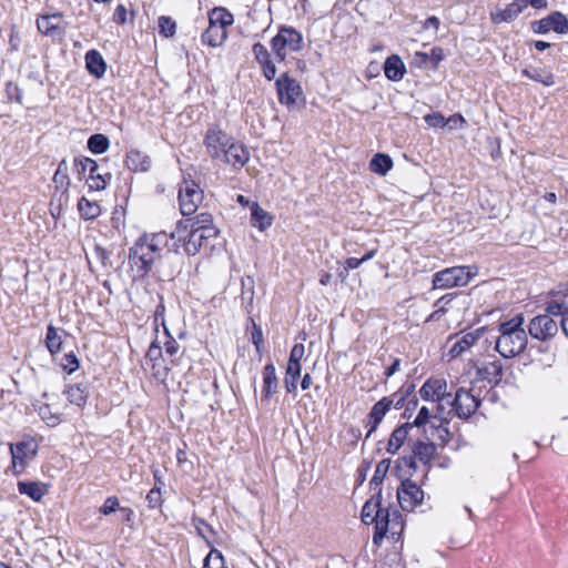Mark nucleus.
I'll list each match as a JSON object with an SVG mask.
<instances>
[{
    "label": "nucleus",
    "instance_id": "10",
    "mask_svg": "<svg viewBox=\"0 0 568 568\" xmlns=\"http://www.w3.org/2000/svg\"><path fill=\"white\" fill-rule=\"evenodd\" d=\"M397 499L403 510L412 511L415 507L422 504L424 499V491L422 488L410 479L402 481L397 489Z\"/></svg>",
    "mask_w": 568,
    "mask_h": 568
},
{
    "label": "nucleus",
    "instance_id": "39",
    "mask_svg": "<svg viewBox=\"0 0 568 568\" xmlns=\"http://www.w3.org/2000/svg\"><path fill=\"white\" fill-rule=\"evenodd\" d=\"M436 453V446L433 443L417 442L414 444L413 454L419 462L427 464Z\"/></svg>",
    "mask_w": 568,
    "mask_h": 568
},
{
    "label": "nucleus",
    "instance_id": "6",
    "mask_svg": "<svg viewBox=\"0 0 568 568\" xmlns=\"http://www.w3.org/2000/svg\"><path fill=\"white\" fill-rule=\"evenodd\" d=\"M375 532L373 535V542L379 546L387 534L390 531L392 535L398 534L402 528V516L397 510L390 511L387 508L379 506L378 518L374 521Z\"/></svg>",
    "mask_w": 568,
    "mask_h": 568
},
{
    "label": "nucleus",
    "instance_id": "31",
    "mask_svg": "<svg viewBox=\"0 0 568 568\" xmlns=\"http://www.w3.org/2000/svg\"><path fill=\"white\" fill-rule=\"evenodd\" d=\"M409 429H412L409 423L400 425L394 429V432L392 433V435L388 439V444H387V448H386L389 454H395L398 452V449L403 446V444L407 439Z\"/></svg>",
    "mask_w": 568,
    "mask_h": 568
},
{
    "label": "nucleus",
    "instance_id": "29",
    "mask_svg": "<svg viewBox=\"0 0 568 568\" xmlns=\"http://www.w3.org/2000/svg\"><path fill=\"white\" fill-rule=\"evenodd\" d=\"M478 374L483 379L497 385L503 377V366L500 362L493 361L484 364L483 367H479Z\"/></svg>",
    "mask_w": 568,
    "mask_h": 568
},
{
    "label": "nucleus",
    "instance_id": "40",
    "mask_svg": "<svg viewBox=\"0 0 568 568\" xmlns=\"http://www.w3.org/2000/svg\"><path fill=\"white\" fill-rule=\"evenodd\" d=\"M523 75L536 82H540L546 87H551L555 84L554 74L545 69H524Z\"/></svg>",
    "mask_w": 568,
    "mask_h": 568
},
{
    "label": "nucleus",
    "instance_id": "48",
    "mask_svg": "<svg viewBox=\"0 0 568 568\" xmlns=\"http://www.w3.org/2000/svg\"><path fill=\"white\" fill-rule=\"evenodd\" d=\"M88 181H89V187L94 191L104 190L108 184L106 179L102 174H100L98 171L93 174L89 173Z\"/></svg>",
    "mask_w": 568,
    "mask_h": 568
},
{
    "label": "nucleus",
    "instance_id": "61",
    "mask_svg": "<svg viewBox=\"0 0 568 568\" xmlns=\"http://www.w3.org/2000/svg\"><path fill=\"white\" fill-rule=\"evenodd\" d=\"M362 264H363L362 258L348 257L345 261L344 270H345V272H348L349 270H355V268L359 267Z\"/></svg>",
    "mask_w": 568,
    "mask_h": 568
},
{
    "label": "nucleus",
    "instance_id": "8",
    "mask_svg": "<svg viewBox=\"0 0 568 568\" xmlns=\"http://www.w3.org/2000/svg\"><path fill=\"white\" fill-rule=\"evenodd\" d=\"M11 469L13 475L22 474L28 464L36 457L37 446L32 440H22L10 444Z\"/></svg>",
    "mask_w": 568,
    "mask_h": 568
},
{
    "label": "nucleus",
    "instance_id": "28",
    "mask_svg": "<svg viewBox=\"0 0 568 568\" xmlns=\"http://www.w3.org/2000/svg\"><path fill=\"white\" fill-rule=\"evenodd\" d=\"M18 489L34 501H40L48 491L47 485L39 481H19Z\"/></svg>",
    "mask_w": 568,
    "mask_h": 568
},
{
    "label": "nucleus",
    "instance_id": "18",
    "mask_svg": "<svg viewBox=\"0 0 568 568\" xmlns=\"http://www.w3.org/2000/svg\"><path fill=\"white\" fill-rule=\"evenodd\" d=\"M537 24L538 28L535 31L538 33H547L550 30H554L559 34H565L568 32V19L565 14L558 11L539 20Z\"/></svg>",
    "mask_w": 568,
    "mask_h": 568
},
{
    "label": "nucleus",
    "instance_id": "13",
    "mask_svg": "<svg viewBox=\"0 0 568 568\" xmlns=\"http://www.w3.org/2000/svg\"><path fill=\"white\" fill-rule=\"evenodd\" d=\"M275 84L280 102L287 106L295 104L302 94L300 83L287 73L281 74Z\"/></svg>",
    "mask_w": 568,
    "mask_h": 568
},
{
    "label": "nucleus",
    "instance_id": "52",
    "mask_svg": "<svg viewBox=\"0 0 568 568\" xmlns=\"http://www.w3.org/2000/svg\"><path fill=\"white\" fill-rule=\"evenodd\" d=\"M63 368L68 371V373H73L79 367V361L73 353L67 354L63 358Z\"/></svg>",
    "mask_w": 568,
    "mask_h": 568
},
{
    "label": "nucleus",
    "instance_id": "26",
    "mask_svg": "<svg viewBox=\"0 0 568 568\" xmlns=\"http://www.w3.org/2000/svg\"><path fill=\"white\" fill-rule=\"evenodd\" d=\"M125 163L132 171L145 172L151 166L150 158L139 150H131L126 154Z\"/></svg>",
    "mask_w": 568,
    "mask_h": 568
},
{
    "label": "nucleus",
    "instance_id": "2",
    "mask_svg": "<svg viewBox=\"0 0 568 568\" xmlns=\"http://www.w3.org/2000/svg\"><path fill=\"white\" fill-rule=\"evenodd\" d=\"M524 317L517 315L499 325L500 335L496 341V351L505 358L520 354L527 345V334L523 328Z\"/></svg>",
    "mask_w": 568,
    "mask_h": 568
},
{
    "label": "nucleus",
    "instance_id": "49",
    "mask_svg": "<svg viewBox=\"0 0 568 568\" xmlns=\"http://www.w3.org/2000/svg\"><path fill=\"white\" fill-rule=\"evenodd\" d=\"M120 503L118 497L111 496L105 499L103 505L100 507V513L104 516L111 515L112 513L120 510Z\"/></svg>",
    "mask_w": 568,
    "mask_h": 568
},
{
    "label": "nucleus",
    "instance_id": "7",
    "mask_svg": "<svg viewBox=\"0 0 568 568\" xmlns=\"http://www.w3.org/2000/svg\"><path fill=\"white\" fill-rule=\"evenodd\" d=\"M203 200V191L194 181H183L179 190V203L182 215L187 216L196 212Z\"/></svg>",
    "mask_w": 568,
    "mask_h": 568
},
{
    "label": "nucleus",
    "instance_id": "62",
    "mask_svg": "<svg viewBox=\"0 0 568 568\" xmlns=\"http://www.w3.org/2000/svg\"><path fill=\"white\" fill-rule=\"evenodd\" d=\"M523 8L526 9L528 6H531L535 9H542L547 7V0H521Z\"/></svg>",
    "mask_w": 568,
    "mask_h": 568
},
{
    "label": "nucleus",
    "instance_id": "50",
    "mask_svg": "<svg viewBox=\"0 0 568 568\" xmlns=\"http://www.w3.org/2000/svg\"><path fill=\"white\" fill-rule=\"evenodd\" d=\"M429 418H430L429 409L426 406H423L419 409L415 420L413 423H409V425H410L412 428L413 427H419V426L425 425L429 420Z\"/></svg>",
    "mask_w": 568,
    "mask_h": 568
},
{
    "label": "nucleus",
    "instance_id": "46",
    "mask_svg": "<svg viewBox=\"0 0 568 568\" xmlns=\"http://www.w3.org/2000/svg\"><path fill=\"white\" fill-rule=\"evenodd\" d=\"M159 30L165 38H171L175 34L176 23L171 17L162 16L159 18Z\"/></svg>",
    "mask_w": 568,
    "mask_h": 568
},
{
    "label": "nucleus",
    "instance_id": "15",
    "mask_svg": "<svg viewBox=\"0 0 568 568\" xmlns=\"http://www.w3.org/2000/svg\"><path fill=\"white\" fill-rule=\"evenodd\" d=\"M222 160L235 169L243 168L250 160L248 150L241 143L232 141L229 143Z\"/></svg>",
    "mask_w": 568,
    "mask_h": 568
},
{
    "label": "nucleus",
    "instance_id": "22",
    "mask_svg": "<svg viewBox=\"0 0 568 568\" xmlns=\"http://www.w3.org/2000/svg\"><path fill=\"white\" fill-rule=\"evenodd\" d=\"M85 68L95 78H102L106 71V63L98 50H89L85 53Z\"/></svg>",
    "mask_w": 568,
    "mask_h": 568
},
{
    "label": "nucleus",
    "instance_id": "44",
    "mask_svg": "<svg viewBox=\"0 0 568 568\" xmlns=\"http://www.w3.org/2000/svg\"><path fill=\"white\" fill-rule=\"evenodd\" d=\"M253 280L251 277H247L246 280L242 281V304L245 307L246 312L250 313L253 307V301H254V288H253Z\"/></svg>",
    "mask_w": 568,
    "mask_h": 568
},
{
    "label": "nucleus",
    "instance_id": "35",
    "mask_svg": "<svg viewBox=\"0 0 568 568\" xmlns=\"http://www.w3.org/2000/svg\"><path fill=\"white\" fill-rule=\"evenodd\" d=\"M251 223L258 230L264 231L271 226L272 217L257 203H253L251 206Z\"/></svg>",
    "mask_w": 568,
    "mask_h": 568
},
{
    "label": "nucleus",
    "instance_id": "36",
    "mask_svg": "<svg viewBox=\"0 0 568 568\" xmlns=\"http://www.w3.org/2000/svg\"><path fill=\"white\" fill-rule=\"evenodd\" d=\"M381 506V498L373 497L365 503L362 509V520L365 525H373L378 518V511Z\"/></svg>",
    "mask_w": 568,
    "mask_h": 568
},
{
    "label": "nucleus",
    "instance_id": "38",
    "mask_svg": "<svg viewBox=\"0 0 568 568\" xmlns=\"http://www.w3.org/2000/svg\"><path fill=\"white\" fill-rule=\"evenodd\" d=\"M78 210L82 219L94 220L101 214V207L95 201L81 197L78 202Z\"/></svg>",
    "mask_w": 568,
    "mask_h": 568
},
{
    "label": "nucleus",
    "instance_id": "60",
    "mask_svg": "<svg viewBox=\"0 0 568 568\" xmlns=\"http://www.w3.org/2000/svg\"><path fill=\"white\" fill-rule=\"evenodd\" d=\"M300 377L285 376L284 384L287 393H294L297 388V381Z\"/></svg>",
    "mask_w": 568,
    "mask_h": 568
},
{
    "label": "nucleus",
    "instance_id": "1",
    "mask_svg": "<svg viewBox=\"0 0 568 568\" xmlns=\"http://www.w3.org/2000/svg\"><path fill=\"white\" fill-rule=\"evenodd\" d=\"M170 243L165 232L144 234L130 248L129 264L140 276H145L153 264L161 258L162 252Z\"/></svg>",
    "mask_w": 568,
    "mask_h": 568
},
{
    "label": "nucleus",
    "instance_id": "25",
    "mask_svg": "<svg viewBox=\"0 0 568 568\" xmlns=\"http://www.w3.org/2000/svg\"><path fill=\"white\" fill-rule=\"evenodd\" d=\"M406 72L404 62L398 55H390L384 63V73L388 80L399 81Z\"/></svg>",
    "mask_w": 568,
    "mask_h": 568
},
{
    "label": "nucleus",
    "instance_id": "59",
    "mask_svg": "<svg viewBox=\"0 0 568 568\" xmlns=\"http://www.w3.org/2000/svg\"><path fill=\"white\" fill-rule=\"evenodd\" d=\"M251 338H252L253 344L258 349L260 345L263 343V333H262V328L260 326H257L256 324H254V329L252 332Z\"/></svg>",
    "mask_w": 568,
    "mask_h": 568
},
{
    "label": "nucleus",
    "instance_id": "58",
    "mask_svg": "<svg viewBox=\"0 0 568 568\" xmlns=\"http://www.w3.org/2000/svg\"><path fill=\"white\" fill-rule=\"evenodd\" d=\"M301 363L295 362H288L286 367V375L293 376V377H300L301 376Z\"/></svg>",
    "mask_w": 568,
    "mask_h": 568
},
{
    "label": "nucleus",
    "instance_id": "5",
    "mask_svg": "<svg viewBox=\"0 0 568 568\" xmlns=\"http://www.w3.org/2000/svg\"><path fill=\"white\" fill-rule=\"evenodd\" d=\"M476 273L467 266H454L437 272L433 278L434 288H449L454 286H465Z\"/></svg>",
    "mask_w": 568,
    "mask_h": 568
},
{
    "label": "nucleus",
    "instance_id": "24",
    "mask_svg": "<svg viewBox=\"0 0 568 568\" xmlns=\"http://www.w3.org/2000/svg\"><path fill=\"white\" fill-rule=\"evenodd\" d=\"M443 59V49L435 47L432 49L429 54L426 52H416L413 57L412 64L417 68H424L427 67L428 63H432L433 67L436 68Z\"/></svg>",
    "mask_w": 568,
    "mask_h": 568
},
{
    "label": "nucleus",
    "instance_id": "45",
    "mask_svg": "<svg viewBox=\"0 0 568 568\" xmlns=\"http://www.w3.org/2000/svg\"><path fill=\"white\" fill-rule=\"evenodd\" d=\"M389 466H390V459H383L377 464V466L375 468L374 476L371 480L372 486L377 487L378 485L382 484L383 479L385 478V476L389 469Z\"/></svg>",
    "mask_w": 568,
    "mask_h": 568
},
{
    "label": "nucleus",
    "instance_id": "12",
    "mask_svg": "<svg viewBox=\"0 0 568 568\" xmlns=\"http://www.w3.org/2000/svg\"><path fill=\"white\" fill-rule=\"evenodd\" d=\"M528 332L536 339L547 341L558 333V323L549 314L538 315L530 321Z\"/></svg>",
    "mask_w": 568,
    "mask_h": 568
},
{
    "label": "nucleus",
    "instance_id": "64",
    "mask_svg": "<svg viewBox=\"0 0 568 568\" xmlns=\"http://www.w3.org/2000/svg\"><path fill=\"white\" fill-rule=\"evenodd\" d=\"M120 511L123 515V519L128 523L132 521L134 518V511L131 508L128 507H121Z\"/></svg>",
    "mask_w": 568,
    "mask_h": 568
},
{
    "label": "nucleus",
    "instance_id": "54",
    "mask_svg": "<svg viewBox=\"0 0 568 568\" xmlns=\"http://www.w3.org/2000/svg\"><path fill=\"white\" fill-rule=\"evenodd\" d=\"M425 121L428 123V125L435 126V128H437V126L442 128V126L446 125L445 118L438 113L426 115Z\"/></svg>",
    "mask_w": 568,
    "mask_h": 568
},
{
    "label": "nucleus",
    "instance_id": "47",
    "mask_svg": "<svg viewBox=\"0 0 568 568\" xmlns=\"http://www.w3.org/2000/svg\"><path fill=\"white\" fill-rule=\"evenodd\" d=\"M203 568H225L221 552L217 550L210 551L204 559Z\"/></svg>",
    "mask_w": 568,
    "mask_h": 568
},
{
    "label": "nucleus",
    "instance_id": "63",
    "mask_svg": "<svg viewBox=\"0 0 568 568\" xmlns=\"http://www.w3.org/2000/svg\"><path fill=\"white\" fill-rule=\"evenodd\" d=\"M263 75L267 79V80H273L276 75V67L274 64V62H272L271 64L268 65H265L263 69Z\"/></svg>",
    "mask_w": 568,
    "mask_h": 568
},
{
    "label": "nucleus",
    "instance_id": "55",
    "mask_svg": "<svg viewBox=\"0 0 568 568\" xmlns=\"http://www.w3.org/2000/svg\"><path fill=\"white\" fill-rule=\"evenodd\" d=\"M253 54L256 61L266 59L270 55L266 47L260 42L253 45Z\"/></svg>",
    "mask_w": 568,
    "mask_h": 568
},
{
    "label": "nucleus",
    "instance_id": "32",
    "mask_svg": "<svg viewBox=\"0 0 568 568\" xmlns=\"http://www.w3.org/2000/svg\"><path fill=\"white\" fill-rule=\"evenodd\" d=\"M64 393L67 395L68 402L71 405H75L79 408H82L87 404V399L89 396L87 386L79 384L70 385Z\"/></svg>",
    "mask_w": 568,
    "mask_h": 568
},
{
    "label": "nucleus",
    "instance_id": "42",
    "mask_svg": "<svg viewBox=\"0 0 568 568\" xmlns=\"http://www.w3.org/2000/svg\"><path fill=\"white\" fill-rule=\"evenodd\" d=\"M53 182L58 187L64 189L65 191L69 189L71 181L69 178V164L65 160H62L58 169L53 175Z\"/></svg>",
    "mask_w": 568,
    "mask_h": 568
},
{
    "label": "nucleus",
    "instance_id": "57",
    "mask_svg": "<svg viewBox=\"0 0 568 568\" xmlns=\"http://www.w3.org/2000/svg\"><path fill=\"white\" fill-rule=\"evenodd\" d=\"M114 22L123 24L126 22V9L123 4H119L113 16Z\"/></svg>",
    "mask_w": 568,
    "mask_h": 568
},
{
    "label": "nucleus",
    "instance_id": "9",
    "mask_svg": "<svg viewBox=\"0 0 568 568\" xmlns=\"http://www.w3.org/2000/svg\"><path fill=\"white\" fill-rule=\"evenodd\" d=\"M418 393L424 400L438 403L435 416L443 414L444 406L442 403L450 397V394L447 392V382L443 378H428Z\"/></svg>",
    "mask_w": 568,
    "mask_h": 568
},
{
    "label": "nucleus",
    "instance_id": "3",
    "mask_svg": "<svg viewBox=\"0 0 568 568\" xmlns=\"http://www.w3.org/2000/svg\"><path fill=\"white\" fill-rule=\"evenodd\" d=\"M219 229H209V231H196V230H184L181 231L179 226L172 232L170 241H174L173 248L178 252L179 246H182L184 252L190 255H196L203 245H206L210 239H214L219 235Z\"/></svg>",
    "mask_w": 568,
    "mask_h": 568
},
{
    "label": "nucleus",
    "instance_id": "19",
    "mask_svg": "<svg viewBox=\"0 0 568 568\" xmlns=\"http://www.w3.org/2000/svg\"><path fill=\"white\" fill-rule=\"evenodd\" d=\"M394 405V400L390 397H383L372 407L368 416H367V426L368 432L366 437H369L378 427L379 423L383 420L384 416Z\"/></svg>",
    "mask_w": 568,
    "mask_h": 568
},
{
    "label": "nucleus",
    "instance_id": "21",
    "mask_svg": "<svg viewBox=\"0 0 568 568\" xmlns=\"http://www.w3.org/2000/svg\"><path fill=\"white\" fill-rule=\"evenodd\" d=\"M176 226H179L181 231H184L186 229H192L196 231H209V229H217L213 224V216L206 212L200 213L191 219L179 221L176 223Z\"/></svg>",
    "mask_w": 568,
    "mask_h": 568
},
{
    "label": "nucleus",
    "instance_id": "20",
    "mask_svg": "<svg viewBox=\"0 0 568 568\" xmlns=\"http://www.w3.org/2000/svg\"><path fill=\"white\" fill-rule=\"evenodd\" d=\"M524 11L523 1L514 0L504 9L490 12V20L495 24L514 21Z\"/></svg>",
    "mask_w": 568,
    "mask_h": 568
},
{
    "label": "nucleus",
    "instance_id": "14",
    "mask_svg": "<svg viewBox=\"0 0 568 568\" xmlns=\"http://www.w3.org/2000/svg\"><path fill=\"white\" fill-rule=\"evenodd\" d=\"M453 405L459 418L470 417L479 407V398L465 388H459L454 397Z\"/></svg>",
    "mask_w": 568,
    "mask_h": 568
},
{
    "label": "nucleus",
    "instance_id": "34",
    "mask_svg": "<svg viewBox=\"0 0 568 568\" xmlns=\"http://www.w3.org/2000/svg\"><path fill=\"white\" fill-rule=\"evenodd\" d=\"M37 409L41 419L50 427L58 426L62 422V414L53 409L49 403L40 404Z\"/></svg>",
    "mask_w": 568,
    "mask_h": 568
},
{
    "label": "nucleus",
    "instance_id": "17",
    "mask_svg": "<svg viewBox=\"0 0 568 568\" xmlns=\"http://www.w3.org/2000/svg\"><path fill=\"white\" fill-rule=\"evenodd\" d=\"M263 385L261 392V403L267 405L271 397L277 393L278 378L276 376L275 366L268 363L264 366L262 372Z\"/></svg>",
    "mask_w": 568,
    "mask_h": 568
},
{
    "label": "nucleus",
    "instance_id": "4",
    "mask_svg": "<svg viewBox=\"0 0 568 568\" xmlns=\"http://www.w3.org/2000/svg\"><path fill=\"white\" fill-rule=\"evenodd\" d=\"M303 44V36L291 27L280 28L271 41V48L277 61H284L288 52L301 51Z\"/></svg>",
    "mask_w": 568,
    "mask_h": 568
},
{
    "label": "nucleus",
    "instance_id": "23",
    "mask_svg": "<svg viewBox=\"0 0 568 568\" xmlns=\"http://www.w3.org/2000/svg\"><path fill=\"white\" fill-rule=\"evenodd\" d=\"M483 334V329H476L475 332H469L463 335L458 341L454 343V345L449 349V355L452 357L460 356L467 349H469L480 337Z\"/></svg>",
    "mask_w": 568,
    "mask_h": 568
},
{
    "label": "nucleus",
    "instance_id": "11",
    "mask_svg": "<svg viewBox=\"0 0 568 568\" xmlns=\"http://www.w3.org/2000/svg\"><path fill=\"white\" fill-rule=\"evenodd\" d=\"M232 139V136L222 131L219 126H211L206 131L204 145L212 159H222Z\"/></svg>",
    "mask_w": 568,
    "mask_h": 568
},
{
    "label": "nucleus",
    "instance_id": "56",
    "mask_svg": "<svg viewBox=\"0 0 568 568\" xmlns=\"http://www.w3.org/2000/svg\"><path fill=\"white\" fill-rule=\"evenodd\" d=\"M150 507H158L161 501V493L159 489H151L146 496Z\"/></svg>",
    "mask_w": 568,
    "mask_h": 568
},
{
    "label": "nucleus",
    "instance_id": "53",
    "mask_svg": "<svg viewBox=\"0 0 568 568\" xmlns=\"http://www.w3.org/2000/svg\"><path fill=\"white\" fill-rule=\"evenodd\" d=\"M304 353H305L304 345L301 343L295 344L291 349L288 362L301 363L302 358L304 357Z\"/></svg>",
    "mask_w": 568,
    "mask_h": 568
},
{
    "label": "nucleus",
    "instance_id": "37",
    "mask_svg": "<svg viewBox=\"0 0 568 568\" xmlns=\"http://www.w3.org/2000/svg\"><path fill=\"white\" fill-rule=\"evenodd\" d=\"M392 168L393 160L389 155L384 153L375 154L369 162L371 171L379 175H386Z\"/></svg>",
    "mask_w": 568,
    "mask_h": 568
},
{
    "label": "nucleus",
    "instance_id": "33",
    "mask_svg": "<svg viewBox=\"0 0 568 568\" xmlns=\"http://www.w3.org/2000/svg\"><path fill=\"white\" fill-rule=\"evenodd\" d=\"M234 18L233 14L227 11L225 8L216 7L212 9L209 13V23L212 26H220L222 29H225L233 24Z\"/></svg>",
    "mask_w": 568,
    "mask_h": 568
},
{
    "label": "nucleus",
    "instance_id": "43",
    "mask_svg": "<svg viewBox=\"0 0 568 568\" xmlns=\"http://www.w3.org/2000/svg\"><path fill=\"white\" fill-rule=\"evenodd\" d=\"M110 142L104 134H93L88 140V148L92 153L102 154L109 149Z\"/></svg>",
    "mask_w": 568,
    "mask_h": 568
},
{
    "label": "nucleus",
    "instance_id": "30",
    "mask_svg": "<svg viewBox=\"0 0 568 568\" xmlns=\"http://www.w3.org/2000/svg\"><path fill=\"white\" fill-rule=\"evenodd\" d=\"M98 169V163L90 158H75L72 163V171L80 181L88 179L87 172L93 174Z\"/></svg>",
    "mask_w": 568,
    "mask_h": 568
},
{
    "label": "nucleus",
    "instance_id": "51",
    "mask_svg": "<svg viewBox=\"0 0 568 568\" xmlns=\"http://www.w3.org/2000/svg\"><path fill=\"white\" fill-rule=\"evenodd\" d=\"M179 352H180V345L176 341L171 339L164 344V354L166 357L171 358L172 364L175 363L174 357L178 355Z\"/></svg>",
    "mask_w": 568,
    "mask_h": 568
},
{
    "label": "nucleus",
    "instance_id": "27",
    "mask_svg": "<svg viewBox=\"0 0 568 568\" xmlns=\"http://www.w3.org/2000/svg\"><path fill=\"white\" fill-rule=\"evenodd\" d=\"M227 32L220 26H212L209 23L207 29L202 33V42L210 47L216 48L224 43Z\"/></svg>",
    "mask_w": 568,
    "mask_h": 568
},
{
    "label": "nucleus",
    "instance_id": "16",
    "mask_svg": "<svg viewBox=\"0 0 568 568\" xmlns=\"http://www.w3.org/2000/svg\"><path fill=\"white\" fill-rule=\"evenodd\" d=\"M38 30L47 37H55L65 29L63 16L60 12L43 14L37 19Z\"/></svg>",
    "mask_w": 568,
    "mask_h": 568
},
{
    "label": "nucleus",
    "instance_id": "41",
    "mask_svg": "<svg viewBox=\"0 0 568 568\" xmlns=\"http://www.w3.org/2000/svg\"><path fill=\"white\" fill-rule=\"evenodd\" d=\"M45 345L52 355H55L61 351L62 337L52 324H50L47 329Z\"/></svg>",
    "mask_w": 568,
    "mask_h": 568
}]
</instances>
